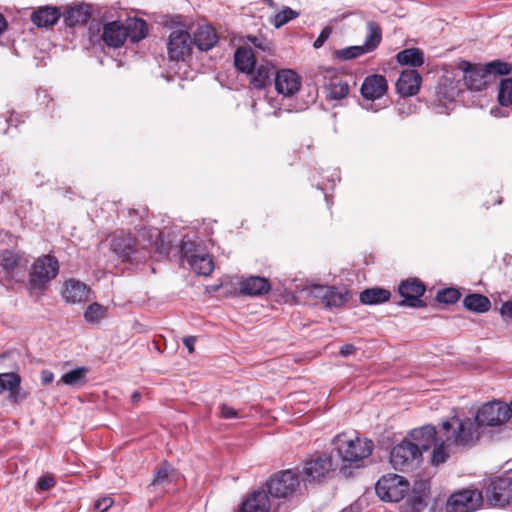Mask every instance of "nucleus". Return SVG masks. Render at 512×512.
Wrapping results in <instances>:
<instances>
[{"mask_svg": "<svg viewBox=\"0 0 512 512\" xmlns=\"http://www.w3.org/2000/svg\"><path fill=\"white\" fill-rule=\"evenodd\" d=\"M475 436L469 422L465 424L457 419H447L438 427L422 426L391 449L390 463L396 470L411 469L420 462L422 451L432 448L430 463L439 466L455 453V445H468Z\"/></svg>", "mask_w": 512, "mask_h": 512, "instance_id": "1", "label": "nucleus"}, {"mask_svg": "<svg viewBox=\"0 0 512 512\" xmlns=\"http://www.w3.org/2000/svg\"><path fill=\"white\" fill-rule=\"evenodd\" d=\"M511 417L509 405L500 400H493L483 404L477 411L475 420L469 417L452 416L449 419H457L462 423L469 422L471 431L476 438L468 445H455L457 449L473 447L481 437V427H498L504 425Z\"/></svg>", "mask_w": 512, "mask_h": 512, "instance_id": "2", "label": "nucleus"}, {"mask_svg": "<svg viewBox=\"0 0 512 512\" xmlns=\"http://www.w3.org/2000/svg\"><path fill=\"white\" fill-rule=\"evenodd\" d=\"M212 245L213 242L210 239L204 241L195 233L192 236H184L181 242V252L196 274L208 276L213 272L214 261L209 253V246Z\"/></svg>", "mask_w": 512, "mask_h": 512, "instance_id": "3", "label": "nucleus"}, {"mask_svg": "<svg viewBox=\"0 0 512 512\" xmlns=\"http://www.w3.org/2000/svg\"><path fill=\"white\" fill-rule=\"evenodd\" d=\"M333 444L340 458L350 463H358L368 458L374 448L371 440L361 438L353 433L338 434L334 438Z\"/></svg>", "mask_w": 512, "mask_h": 512, "instance_id": "4", "label": "nucleus"}, {"mask_svg": "<svg viewBox=\"0 0 512 512\" xmlns=\"http://www.w3.org/2000/svg\"><path fill=\"white\" fill-rule=\"evenodd\" d=\"M59 261L48 254L38 257L29 272V284L32 289L44 290L49 282L59 274Z\"/></svg>", "mask_w": 512, "mask_h": 512, "instance_id": "5", "label": "nucleus"}, {"mask_svg": "<svg viewBox=\"0 0 512 512\" xmlns=\"http://www.w3.org/2000/svg\"><path fill=\"white\" fill-rule=\"evenodd\" d=\"M375 490L380 499L387 502H399L410 490L409 481L397 474L382 476L376 483Z\"/></svg>", "mask_w": 512, "mask_h": 512, "instance_id": "6", "label": "nucleus"}, {"mask_svg": "<svg viewBox=\"0 0 512 512\" xmlns=\"http://www.w3.org/2000/svg\"><path fill=\"white\" fill-rule=\"evenodd\" d=\"M314 78L316 83L323 85L330 100H342L349 93L348 83L339 76L335 68L319 67Z\"/></svg>", "mask_w": 512, "mask_h": 512, "instance_id": "7", "label": "nucleus"}, {"mask_svg": "<svg viewBox=\"0 0 512 512\" xmlns=\"http://www.w3.org/2000/svg\"><path fill=\"white\" fill-rule=\"evenodd\" d=\"M483 503L482 493L478 490L465 489L453 493L447 500V512H474Z\"/></svg>", "mask_w": 512, "mask_h": 512, "instance_id": "8", "label": "nucleus"}, {"mask_svg": "<svg viewBox=\"0 0 512 512\" xmlns=\"http://www.w3.org/2000/svg\"><path fill=\"white\" fill-rule=\"evenodd\" d=\"M193 41L190 33L183 29L173 30L167 41V51L170 60L185 61L190 57Z\"/></svg>", "mask_w": 512, "mask_h": 512, "instance_id": "9", "label": "nucleus"}, {"mask_svg": "<svg viewBox=\"0 0 512 512\" xmlns=\"http://www.w3.org/2000/svg\"><path fill=\"white\" fill-rule=\"evenodd\" d=\"M311 297L321 300L326 308H339L349 300V292L345 288L334 286L312 285L308 289Z\"/></svg>", "mask_w": 512, "mask_h": 512, "instance_id": "10", "label": "nucleus"}, {"mask_svg": "<svg viewBox=\"0 0 512 512\" xmlns=\"http://www.w3.org/2000/svg\"><path fill=\"white\" fill-rule=\"evenodd\" d=\"M457 69L463 72V83L471 91H482L490 84L489 75L481 65L461 60L457 64Z\"/></svg>", "mask_w": 512, "mask_h": 512, "instance_id": "11", "label": "nucleus"}, {"mask_svg": "<svg viewBox=\"0 0 512 512\" xmlns=\"http://www.w3.org/2000/svg\"><path fill=\"white\" fill-rule=\"evenodd\" d=\"M298 484L295 473L291 470H286L272 476L266 485L272 497L284 498L292 494Z\"/></svg>", "mask_w": 512, "mask_h": 512, "instance_id": "12", "label": "nucleus"}, {"mask_svg": "<svg viewBox=\"0 0 512 512\" xmlns=\"http://www.w3.org/2000/svg\"><path fill=\"white\" fill-rule=\"evenodd\" d=\"M426 287L418 278H408L403 280L398 287V292L403 298L401 305L409 307H424L425 303L421 300Z\"/></svg>", "mask_w": 512, "mask_h": 512, "instance_id": "13", "label": "nucleus"}, {"mask_svg": "<svg viewBox=\"0 0 512 512\" xmlns=\"http://www.w3.org/2000/svg\"><path fill=\"white\" fill-rule=\"evenodd\" d=\"M331 469L332 457L328 454H322L306 462L302 471V477L303 480L307 482L320 480L324 478Z\"/></svg>", "mask_w": 512, "mask_h": 512, "instance_id": "14", "label": "nucleus"}, {"mask_svg": "<svg viewBox=\"0 0 512 512\" xmlns=\"http://www.w3.org/2000/svg\"><path fill=\"white\" fill-rule=\"evenodd\" d=\"M301 86L300 76L291 69H282L275 75V89L286 97L294 95Z\"/></svg>", "mask_w": 512, "mask_h": 512, "instance_id": "15", "label": "nucleus"}, {"mask_svg": "<svg viewBox=\"0 0 512 512\" xmlns=\"http://www.w3.org/2000/svg\"><path fill=\"white\" fill-rule=\"evenodd\" d=\"M387 80L383 75L373 74L367 76L361 86V94L367 100L381 98L387 91Z\"/></svg>", "mask_w": 512, "mask_h": 512, "instance_id": "16", "label": "nucleus"}, {"mask_svg": "<svg viewBox=\"0 0 512 512\" xmlns=\"http://www.w3.org/2000/svg\"><path fill=\"white\" fill-rule=\"evenodd\" d=\"M142 234L148 236V244L143 247H150L160 254H167L172 245V240L165 237L164 231L157 226H144Z\"/></svg>", "mask_w": 512, "mask_h": 512, "instance_id": "17", "label": "nucleus"}, {"mask_svg": "<svg viewBox=\"0 0 512 512\" xmlns=\"http://www.w3.org/2000/svg\"><path fill=\"white\" fill-rule=\"evenodd\" d=\"M421 80V76L416 70L403 71L396 83L398 93L406 97L417 94L420 89Z\"/></svg>", "mask_w": 512, "mask_h": 512, "instance_id": "18", "label": "nucleus"}, {"mask_svg": "<svg viewBox=\"0 0 512 512\" xmlns=\"http://www.w3.org/2000/svg\"><path fill=\"white\" fill-rule=\"evenodd\" d=\"M62 13L56 6L38 7L30 17L31 22L40 28H48L55 25Z\"/></svg>", "mask_w": 512, "mask_h": 512, "instance_id": "19", "label": "nucleus"}, {"mask_svg": "<svg viewBox=\"0 0 512 512\" xmlns=\"http://www.w3.org/2000/svg\"><path fill=\"white\" fill-rule=\"evenodd\" d=\"M89 292L90 289L85 283L70 279L64 284L62 296L67 303L76 304L85 302Z\"/></svg>", "mask_w": 512, "mask_h": 512, "instance_id": "20", "label": "nucleus"}, {"mask_svg": "<svg viewBox=\"0 0 512 512\" xmlns=\"http://www.w3.org/2000/svg\"><path fill=\"white\" fill-rule=\"evenodd\" d=\"M102 39L107 46L119 48L125 43L127 39V32H125L121 22H109L103 27Z\"/></svg>", "mask_w": 512, "mask_h": 512, "instance_id": "21", "label": "nucleus"}, {"mask_svg": "<svg viewBox=\"0 0 512 512\" xmlns=\"http://www.w3.org/2000/svg\"><path fill=\"white\" fill-rule=\"evenodd\" d=\"M270 290V282L265 277L249 276L240 282V291L244 295L262 296Z\"/></svg>", "mask_w": 512, "mask_h": 512, "instance_id": "22", "label": "nucleus"}, {"mask_svg": "<svg viewBox=\"0 0 512 512\" xmlns=\"http://www.w3.org/2000/svg\"><path fill=\"white\" fill-rule=\"evenodd\" d=\"M91 17V9L88 5H75L69 7L64 13V23L66 26L75 27L84 25Z\"/></svg>", "mask_w": 512, "mask_h": 512, "instance_id": "23", "label": "nucleus"}, {"mask_svg": "<svg viewBox=\"0 0 512 512\" xmlns=\"http://www.w3.org/2000/svg\"><path fill=\"white\" fill-rule=\"evenodd\" d=\"M269 498L265 491L256 490L242 503L239 512H268Z\"/></svg>", "mask_w": 512, "mask_h": 512, "instance_id": "24", "label": "nucleus"}, {"mask_svg": "<svg viewBox=\"0 0 512 512\" xmlns=\"http://www.w3.org/2000/svg\"><path fill=\"white\" fill-rule=\"evenodd\" d=\"M193 45L201 51H208L218 42L216 31L211 26H200L192 38Z\"/></svg>", "mask_w": 512, "mask_h": 512, "instance_id": "25", "label": "nucleus"}, {"mask_svg": "<svg viewBox=\"0 0 512 512\" xmlns=\"http://www.w3.org/2000/svg\"><path fill=\"white\" fill-rule=\"evenodd\" d=\"M490 497L498 504L509 500L512 494V481L509 477H500L489 487Z\"/></svg>", "mask_w": 512, "mask_h": 512, "instance_id": "26", "label": "nucleus"}, {"mask_svg": "<svg viewBox=\"0 0 512 512\" xmlns=\"http://www.w3.org/2000/svg\"><path fill=\"white\" fill-rule=\"evenodd\" d=\"M391 292L381 287H372L363 290L359 295V301L363 305H379L389 301Z\"/></svg>", "mask_w": 512, "mask_h": 512, "instance_id": "27", "label": "nucleus"}, {"mask_svg": "<svg viewBox=\"0 0 512 512\" xmlns=\"http://www.w3.org/2000/svg\"><path fill=\"white\" fill-rule=\"evenodd\" d=\"M274 73V67L266 62L257 66L255 71L252 70L250 83L255 89H264L271 83V76Z\"/></svg>", "mask_w": 512, "mask_h": 512, "instance_id": "28", "label": "nucleus"}, {"mask_svg": "<svg viewBox=\"0 0 512 512\" xmlns=\"http://www.w3.org/2000/svg\"><path fill=\"white\" fill-rule=\"evenodd\" d=\"M125 32H127V38L133 43H137L144 39L148 34V26L145 20L140 18H129L126 23L123 24Z\"/></svg>", "mask_w": 512, "mask_h": 512, "instance_id": "29", "label": "nucleus"}, {"mask_svg": "<svg viewBox=\"0 0 512 512\" xmlns=\"http://www.w3.org/2000/svg\"><path fill=\"white\" fill-rule=\"evenodd\" d=\"M21 377L17 373H1L0 374V393L9 392V398L18 401Z\"/></svg>", "mask_w": 512, "mask_h": 512, "instance_id": "30", "label": "nucleus"}, {"mask_svg": "<svg viewBox=\"0 0 512 512\" xmlns=\"http://www.w3.org/2000/svg\"><path fill=\"white\" fill-rule=\"evenodd\" d=\"M136 244V240L130 235H124L121 233L120 235L112 238L110 246L116 254L123 258H128L134 251Z\"/></svg>", "mask_w": 512, "mask_h": 512, "instance_id": "31", "label": "nucleus"}, {"mask_svg": "<svg viewBox=\"0 0 512 512\" xmlns=\"http://www.w3.org/2000/svg\"><path fill=\"white\" fill-rule=\"evenodd\" d=\"M235 67L243 73H251L255 67V54L251 49L238 48L234 55Z\"/></svg>", "mask_w": 512, "mask_h": 512, "instance_id": "32", "label": "nucleus"}, {"mask_svg": "<svg viewBox=\"0 0 512 512\" xmlns=\"http://www.w3.org/2000/svg\"><path fill=\"white\" fill-rule=\"evenodd\" d=\"M396 60L401 65L420 67L424 63V53L419 48H408L397 53Z\"/></svg>", "mask_w": 512, "mask_h": 512, "instance_id": "33", "label": "nucleus"}, {"mask_svg": "<svg viewBox=\"0 0 512 512\" xmlns=\"http://www.w3.org/2000/svg\"><path fill=\"white\" fill-rule=\"evenodd\" d=\"M463 306L469 311L484 313L490 309L491 302L488 297L482 294L473 293L467 295L463 299Z\"/></svg>", "mask_w": 512, "mask_h": 512, "instance_id": "34", "label": "nucleus"}, {"mask_svg": "<svg viewBox=\"0 0 512 512\" xmlns=\"http://www.w3.org/2000/svg\"><path fill=\"white\" fill-rule=\"evenodd\" d=\"M368 34L366 36L363 49L367 52H373L382 41V29L380 25L375 21H369L367 23Z\"/></svg>", "mask_w": 512, "mask_h": 512, "instance_id": "35", "label": "nucleus"}, {"mask_svg": "<svg viewBox=\"0 0 512 512\" xmlns=\"http://www.w3.org/2000/svg\"><path fill=\"white\" fill-rule=\"evenodd\" d=\"M88 372L89 369L87 367H77L71 371L64 373L61 376L60 380L58 381V384L62 383L64 385L72 387L81 386L86 383V377Z\"/></svg>", "mask_w": 512, "mask_h": 512, "instance_id": "36", "label": "nucleus"}, {"mask_svg": "<svg viewBox=\"0 0 512 512\" xmlns=\"http://www.w3.org/2000/svg\"><path fill=\"white\" fill-rule=\"evenodd\" d=\"M174 475L175 472L172 466L169 463L164 462L155 472L150 486L165 488L172 482Z\"/></svg>", "mask_w": 512, "mask_h": 512, "instance_id": "37", "label": "nucleus"}, {"mask_svg": "<svg viewBox=\"0 0 512 512\" xmlns=\"http://www.w3.org/2000/svg\"><path fill=\"white\" fill-rule=\"evenodd\" d=\"M22 257L13 250H4L0 254V266L7 273H13L21 265Z\"/></svg>", "mask_w": 512, "mask_h": 512, "instance_id": "38", "label": "nucleus"}, {"mask_svg": "<svg viewBox=\"0 0 512 512\" xmlns=\"http://www.w3.org/2000/svg\"><path fill=\"white\" fill-rule=\"evenodd\" d=\"M485 72L489 75L490 82L492 81V76H504L509 75L512 72V64L508 62H504L501 60H494L489 63H486L484 66Z\"/></svg>", "mask_w": 512, "mask_h": 512, "instance_id": "39", "label": "nucleus"}, {"mask_svg": "<svg viewBox=\"0 0 512 512\" xmlns=\"http://www.w3.org/2000/svg\"><path fill=\"white\" fill-rule=\"evenodd\" d=\"M498 102L503 107L512 105V78H504L500 81Z\"/></svg>", "mask_w": 512, "mask_h": 512, "instance_id": "40", "label": "nucleus"}, {"mask_svg": "<svg viewBox=\"0 0 512 512\" xmlns=\"http://www.w3.org/2000/svg\"><path fill=\"white\" fill-rule=\"evenodd\" d=\"M300 15L298 11L293 10L290 7H284L281 11L274 15L271 23L277 29L281 28L291 20L297 18Z\"/></svg>", "mask_w": 512, "mask_h": 512, "instance_id": "41", "label": "nucleus"}, {"mask_svg": "<svg viewBox=\"0 0 512 512\" xmlns=\"http://www.w3.org/2000/svg\"><path fill=\"white\" fill-rule=\"evenodd\" d=\"M247 40L253 45L257 52H263L264 55H272L274 44L271 40L262 36H248Z\"/></svg>", "mask_w": 512, "mask_h": 512, "instance_id": "42", "label": "nucleus"}, {"mask_svg": "<svg viewBox=\"0 0 512 512\" xmlns=\"http://www.w3.org/2000/svg\"><path fill=\"white\" fill-rule=\"evenodd\" d=\"M366 53L367 52L363 49V47L361 45H358V46H349L346 48L336 50L334 55H335V58L340 61H348V60L358 58Z\"/></svg>", "mask_w": 512, "mask_h": 512, "instance_id": "43", "label": "nucleus"}, {"mask_svg": "<svg viewBox=\"0 0 512 512\" xmlns=\"http://www.w3.org/2000/svg\"><path fill=\"white\" fill-rule=\"evenodd\" d=\"M106 308L99 303L90 304L85 313L84 318L89 323H98L106 316Z\"/></svg>", "mask_w": 512, "mask_h": 512, "instance_id": "44", "label": "nucleus"}, {"mask_svg": "<svg viewBox=\"0 0 512 512\" xmlns=\"http://www.w3.org/2000/svg\"><path fill=\"white\" fill-rule=\"evenodd\" d=\"M460 296L459 290L455 288H445L437 293V300L440 303L453 304L459 300Z\"/></svg>", "mask_w": 512, "mask_h": 512, "instance_id": "45", "label": "nucleus"}, {"mask_svg": "<svg viewBox=\"0 0 512 512\" xmlns=\"http://www.w3.org/2000/svg\"><path fill=\"white\" fill-rule=\"evenodd\" d=\"M219 411H220V417L223 419L240 418V411L227 405V404H222L219 407Z\"/></svg>", "mask_w": 512, "mask_h": 512, "instance_id": "46", "label": "nucleus"}, {"mask_svg": "<svg viewBox=\"0 0 512 512\" xmlns=\"http://www.w3.org/2000/svg\"><path fill=\"white\" fill-rule=\"evenodd\" d=\"M332 33V27L330 26H326L322 29V31L320 32L318 38L314 41L313 43V47L315 49H319L321 48L324 43L327 41V39L330 37Z\"/></svg>", "mask_w": 512, "mask_h": 512, "instance_id": "47", "label": "nucleus"}, {"mask_svg": "<svg viewBox=\"0 0 512 512\" xmlns=\"http://www.w3.org/2000/svg\"><path fill=\"white\" fill-rule=\"evenodd\" d=\"M113 503L114 501L111 497H102L95 502L94 509L98 512H105L113 505Z\"/></svg>", "mask_w": 512, "mask_h": 512, "instance_id": "48", "label": "nucleus"}, {"mask_svg": "<svg viewBox=\"0 0 512 512\" xmlns=\"http://www.w3.org/2000/svg\"><path fill=\"white\" fill-rule=\"evenodd\" d=\"M55 485V480L51 476H42L37 481V488L41 491H47Z\"/></svg>", "mask_w": 512, "mask_h": 512, "instance_id": "49", "label": "nucleus"}, {"mask_svg": "<svg viewBox=\"0 0 512 512\" xmlns=\"http://www.w3.org/2000/svg\"><path fill=\"white\" fill-rule=\"evenodd\" d=\"M7 122L10 126L18 127L20 124L25 122V118L22 114L13 111L7 118Z\"/></svg>", "mask_w": 512, "mask_h": 512, "instance_id": "50", "label": "nucleus"}, {"mask_svg": "<svg viewBox=\"0 0 512 512\" xmlns=\"http://www.w3.org/2000/svg\"><path fill=\"white\" fill-rule=\"evenodd\" d=\"M500 312L503 317L512 320V301L503 303Z\"/></svg>", "mask_w": 512, "mask_h": 512, "instance_id": "51", "label": "nucleus"}, {"mask_svg": "<svg viewBox=\"0 0 512 512\" xmlns=\"http://www.w3.org/2000/svg\"><path fill=\"white\" fill-rule=\"evenodd\" d=\"M54 380V374L50 370H43L41 372V382L43 385L50 384Z\"/></svg>", "mask_w": 512, "mask_h": 512, "instance_id": "52", "label": "nucleus"}, {"mask_svg": "<svg viewBox=\"0 0 512 512\" xmlns=\"http://www.w3.org/2000/svg\"><path fill=\"white\" fill-rule=\"evenodd\" d=\"M195 342H196V338L193 336L185 337L183 339V343H184L185 347L188 349L189 353L194 352Z\"/></svg>", "mask_w": 512, "mask_h": 512, "instance_id": "53", "label": "nucleus"}, {"mask_svg": "<svg viewBox=\"0 0 512 512\" xmlns=\"http://www.w3.org/2000/svg\"><path fill=\"white\" fill-rule=\"evenodd\" d=\"M355 351V347L351 344L343 345L340 349V354L344 357H347L351 354H353Z\"/></svg>", "mask_w": 512, "mask_h": 512, "instance_id": "54", "label": "nucleus"}, {"mask_svg": "<svg viewBox=\"0 0 512 512\" xmlns=\"http://www.w3.org/2000/svg\"><path fill=\"white\" fill-rule=\"evenodd\" d=\"M7 26H8V24H7L5 17L0 13V35L5 32V30L7 29Z\"/></svg>", "mask_w": 512, "mask_h": 512, "instance_id": "55", "label": "nucleus"}, {"mask_svg": "<svg viewBox=\"0 0 512 512\" xmlns=\"http://www.w3.org/2000/svg\"><path fill=\"white\" fill-rule=\"evenodd\" d=\"M131 398H132V400H133L134 402H137V401H139V400H140V398H141V394H140L138 391H135V392L132 394Z\"/></svg>", "mask_w": 512, "mask_h": 512, "instance_id": "56", "label": "nucleus"}, {"mask_svg": "<svg viewBox=\"0 0 512 512\" xmlns=\"http://www.w3.org/2000/svg\"><path fill=\"white\" fill-rule=\"evenodd\" d=\"M509 408L511 409V415H512V400H511V403L509 405Z\"/></svg>", "mask_w": 512, "mask_h": 512, "instance_id": "57", "label": "nucleus"}, {"mask_svg": "<svg viewBox=\"0 0 512 512\" xmlns=\"http://www.w3.org/2000/svg\"><path fill=\"white\" fill-rule=\"evenodd\" d=\"M496 203L500 204L501 203V199L496 200Z\"/></svg>", "mask_w": 512, "mask_h": 512, "instance_id": "58", "label": "nucleus"}]
</instances>
